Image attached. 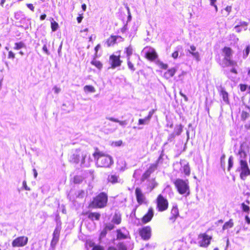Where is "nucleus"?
Returning <instances> with one entry per match:
<instances>
[{
    "mask_svg": "<svg viewBox=\"0 0 250 250\" xmlns=\"http://www.w3.org/2000/svg\"><path fill=\"white\" fill-rule=\"evenodd\" d=\"M119 176L116 174H111L108 175L107 181L112 184H116L118 182Z\"/></svg>",
    "mask_w": 250,
    "mask_h": 250,
    "instance_id": "cd10ccee",
    "label": "nucleus"
},
{
    "mask_svg": "<svg viewBox=\"0 0 250 250\" xmlns=\"http://www.w3.org/2000/svg\"><path fill=\"white\" fill-rule=\"evenodd\" d=\"M112 222L116 225H119L122 222L121 214L119 212H115L112 220Z\"/></svg>",
    "mask_w": 250,
    "mask_h": 250,
    "instance_id": "a878e982",
    "label": "nucleus"
},
{
    "mask_svg": "<svg viewBox=\"0 0 250 250\" xmlns=\"http://www.w3.org/2000/svg\"><path fill=\"white\" fill-rule=\"evenodd\" d=\"M155 112V110L153 109L149 112L148 115L145 118L139 119L138 120V125H142L148 124L150 120L151 119L153 114Z\"/></svg>",
    "mask_w": 250,
    "mask_h": 250,
    "instance_id": "aec40b11",
    "label": "nucleus"
},
{
    "mask_svg": "<svg viewBox=\"0 0 250 250\" xmlns=\"http://www.w3.org/2000/svg\"><path fill=\"white\" fill-rule=\"evenodd\" d=\"M119 250H127L126 246L123 242L119 243L118 245Z\"/></svg>",
    "mask_w": 250,
    "mask_h": 250,
    "instance_id": "49530a36",
    "label": "nucleus"
},
{
    "mask_svg": "<svg viewBox=\"0 0 250 250\" xmlns=\"http://www.w3.org/2000/svg\"><path fill=\"white\" fill-rule=\"evenodd\" d=\"M25 45L22 42H16L15 43V46L14 49L15 50H19L21 48L25 47Z\"/></svg>",
    "mask_w": 250,
    "mask_h": 250,
    "instance_id": "c9c22d12",
    "label": "nucleus"
},
{
    "mask_svg": "<svg viewBox=\"0 0 250 250\" xmlns=\"http://www.w3.org/2000/svg\"><path fill=\"white\" fill-rule=\"evenodd\" d=\"M225 155L223 154L221 157V163L222 167H225Z\"/></svg>",
    "mask_w": 250,
    "mask_h": 250,
    "instance_id": "864d4df0",
    "label": "nucleus"
},
{
    "mask_svg": "<svg viewBox=\"0 0 250 250\" xmlns=\"http://www.w3.org/2000/svg\"><path fill=\"white\" fill-rule=\"evenodd\" d=\"M83 14H80L79 15V16L77 18V21L79 23H81L82 21V20L83 19Z\"/></svg>",
    "mask_w": 250,
    "mask_h": 250,
    "instance_id": "5fc2aeb1",
    "label": "nucleus"
},
{
    "mask_svg": "<svg viewBox=\"0 0 250 250\" xmlns=\"http://www.w3.org/2000/svg\"><path fill=\"white\" fill-rule=\"evenodd\" d=\"M94 149L92 155L97 167L109 168L113 164L114 161L110 155L101 151L98 147Z\"/></svg>",
    "mask_w": 250,
    "mask_h": 250,
    "instance_id": "f257e3e1",
    "label": "nucleus"
},
{
    "mask_svg": "<svg viewBox=\"0 0 250 250\" xmlns=\"http://www.w3.org/2000/svg\"><path fill=\"white\" fill-rule=\"evenodd\" d=\"M91 246H93L92 250H104V248L99 245H94L93 244V245H91Z\"/></svg>",
    "mask_w": 250,
    "mask_h": 250,
    "instance_id": "a18cd8bd",
    "label": "nucleus"
},
{
    "mask_svg": "<svg viewBox=\"0 0 250 250\" xmlns=\"http://www.w3.org/2000/svg\"><path fill=\"white\" fill-rule=\"evenodd\" d=\"M198 244L200 247L207 248L210 243L212 236L207 233H201L198 235Z\"/></svg>",
    "mask_w": 250,
    "mask_h": 250,
    "instance_id": "6e6552de",
    "label": "nucleus"
},
{
    "mask_svg": "<svg viewBox=\"0 0 250 250\" xmlns=\"http://www.w3.org/2000/svg\"><path fill=\"white\" fill-rule=\"evenodd\" d=\"M179 94H180V95L182 97H183V98H184V100H185V101L186 102H187V101H188V98L187 97V96L185 94H184L183 93H182V92L181 91H180L179 92Z\"/></svg>",
    "mask_w": 250,
    "mask_h": 250,
    "instance_id": "bf43d9fd",
    "label": "nucleus"
},
{
    "mask_svg": "<svg viewBox=\"0 0 250 250\" xmlns=\"http://www.w3.org/2000/svg\"><path fill=\"white\" fill-rule=\"evenodd\" d=\"M108 196L107 193L101 192L94 196L88 206L89 208H103L107 205Z\"/></svg>",
    "mask_w": 250,
    "mask_h": 250,
    "instance_id": "f03ea898",
    "label": "nucleus"
},
{
    "mask_svg": "<svg viewBox=\"0 0 250 250\" xmlns=\"http://www.w3.org/2000/svg\"><path fill=\"white\" fill-rule=\"evenodd\" d=\"M106 119L109 121L116 122V123H119L121 125H124L125 124V121H119L118 119L114 118L113 117H107Z\"/></svg>",
    "mask_w": 250,
    "mask_h": 250,
    "instance_id": "e433bc0d",
    "label": "nucleus"
},
{
    "mask_svg": "<svg viewBox=\"0 0 250 250\" xmlns=\"http://www.w3.org/2000/svg\"><path fill=\"white\" fill-rule=\"evenodd\" d=\"M219 94L222 96L223 101L227 104L229 103V94L224 87H221L219 91Z\"/></svg>",
    "mask_w": 250,
    "mask_h": 250,
    "instance_id": "393cba45",
    "label": "nucleus"
},
{
    "mask_svg": "<svg viewBox=\"0 0 250 250\" xmlns=\"http://www.w3.org/2000/svg\"><path fill=\"white\" fill-rule=\"evenodd\" d=\"M244 128L246 130H250V122L245 124Z\"/></svg>",
    "mask_w": 250,
    "mask_h": 250,
    "instance_id": "0e129e2a",
    "label": "nucleus"
},
{
    "mask_svg": "<svg viewBox=\"0 0 250 250\" xmlns=\"http://www.w3.org/2000/svg\"><path fill=\"white\" fill-rule=\"evenodd\" d=\"M176 69L175 68H171L168 69L164 74V77L166 79H168L172 77L176 72Z\"/></svg>",
    "mask_w": 250,
    "mask_h": 250,
    "instance_id": "b1692460",
    "label": "nucleus"
},
{
    "mask_svg": "<svg viewBox=\"0 0 250 250\" xmlns=\"http://www.w3.org/2000/svg\"><path fill=\"white\" fill-rule=\"evenodd\" d=\"M22 185L24 189L26 190H30V189L29 187H27L26 184V182L25 181H23L22 182Z\"/></svg>",
    "mask_w": 250,
    "mask_h": 250,
    "instance_id": "052dcab7",
    "label": "nucleus"
},
{
    "mask_svg": "<svg viewBox=\"0 0 250 250\" xmlns=\"http://www.w3.org/2000/svg\"><path fill=\"white\" fill-rule=\"evenodd\" d=\"M109 61L110 64V68L114 69L121 65L123 61L121 60L120 54L116 55L112 54L109 56Z\"/></svg>",
    "mask_w": 250,
    "mask_h": 250,
    "instance_id": "9b49d317",
    "label": "nucleus"
},
{
    "mask_svg": "<svg viewBox=\"0 0 250 250\" xmlns=\"http://www.w3.org/2000/svg\"><path fill=\"white\" fill-rule=\"evenodd\" d=\"M160 68L163 69H167L168 68V65L167 63H164L162 62L159 63Z\"/></svg>",
    "mask_w": 250,
    "mask_h": 250,
    "instance_id": "3c124183",
    "label": "nucleus"
},
{
    "mask_svg": "<svg viewBox=\"0 0 250 250\" xmlns=\"http://www.w3.org/2000/svg\"><path fill=\"white\" fill-rule=\"evenodd\" d=\"M15 57V54L12 51H9L8 54V59H14Z\"/></svg>",
    "mask_w": 250,
    "mask_h": 250,
    "instance_id": "603ef678",
    "label": "nucleus"
},
{
    "mask_svg": "<svg viewBox=\"0 0 250 250\" xmlns=\"http://www.w3.org/2000/svg\"><path fill=\"white\" fill-rule=\"evenodd\" d=\"M135 195L139 205H142L146 203V196L140 188L137 187L135 188Z\"/></svg>",
    "mask_w": 250,
    "mask_h": 250,
    "instance_id": "f8f14e48",
    "label": "nucleus"
},
{
    "mask_svg": "<svg viewBox=\"0 0 250 250\" xmlns=\"http://www.w3.org/2000/svg\"><path fill=\"white\" fill-rule=\"evenodd\" d=\"M53 89L54 90V92L55 93H59L60 91H61V88L56 86H55L54 87H53Z\"/></svg>",
    "mask_w": 250,
    "mask_h": 250,
    "instance_id": "680f3d73",
    "label": "nucleus"
},
{
    "mask_svg": "<svg viewBox=\"0 0 250 250\" xmlns=\"http://www.w3.org/2000/svg\"><path fill=\"white\" fill-rule=\"evenodd\" d=\"M83 181V178L81 176L76 175L74 177L73 182L75 184H80Z\"/></svg>",
    "mask_w": 250,
    "mask_h": 250,
    "instance_id": "79ce46f5",
    "label": "nucleus"
},
{
    "mask_svg": "<svg viewBox=\"0 0 250 250\" xmlns=\"http://www.w3.org/2000/svg\"><path fill=\"white\" fill-rule=\"evenodd\" d=\"M245 220L246 222L247 223V224L250 225V218L249 217L248 215H246L245 216Z\"/></svg>",
    "mask_w": 250,
    "mask_h": 250,
    "instance_id": "774afa93",
    "label": "nucleus"
},
{
    "mask_svg": "<svg viewBox=\"0 0 250 250\" xmlns=\"http://www.w3.org/2000/svg\"><path fill=\"white\" fill-rule=\"evenodd\" d=\"M91 64L99 70H101L103 67L102 63L100 61L97 60L95 57L91 61Z\"/></svg>",
    "mask_w": 250,
    "mask_h": 250,
    "instance_id": "c756f323",
    "label": "nucleus"
},
{
    "mask_svg": "<svg viewBox=\"0 0 250 250\" xmlns=\"http://www.w3.org/2000/svg\"><path fill=\"white\" fill-rule=\"evenodd\" d=\"M101 48V45L100 44H98L95 47V48H94V50H95V57H97V53H98V51L99 50V49Z\"/></svg>",
    "mask_w": 250,
    "mask_h": 250,
    "instance_id": "6e6d98bb",
    "label": "nucleus"
},
{
    "mask_svg": "<svg viewBox=\"0 0 250 250\" xmlns=\"http://www.w3.org/2000/svg\"><path fill=\"white\" fill-rule=\"evenodd\" d=\"M173 184L180 194L185 195L186 196L190 194L189 182L188 179L177 178L174 181Z\"/></svg>",
    "mask_w": 250,
    "mask_h": 250,
    "instance_id": "7ed1b4c3",
    "label": "nucleus"
},
{
    "mask_svg": "<svg viewBox=\"0 0 250 250\" xmlns=\"http://www.w3.org/2000/svg\"><path fill=\"white\" fill-rule=\"evenodd\" d=\"M84 91L85 92L93 93L95 91L94 87L92 85H87L83 87Z\"/></svg>",
    "mask_w": 250,
    "mask_h": 250,
    "instance_id": "f704fd0d",
    "label": "nucleus"
},
{
    "mask_svg": "<svg viewBox=\"0 0 250 250\" xmlns=\"http://www.w3.org/2000/svg\"><path fill=\"white\" fill-rule=\"evenodd\" d=\"M239 87L241 92H244L246 90L248 85L246 84L240 83L239 84Z\"/></svg>",
    "mask_w": 250,
    "mask_h": 250,
    "instance_id": "09e8293b",
    "label": "nucleus"
},
{
    "mask_svg": "<svg viewBox=\"0 0 250 250\" xmlns=\"http://www.w3.org/2000/svg\"><path fill=\"white\" fill-rule=\"evenodd\" d=\"M190 48L191 50L189 51V53L191 54L197 61H199V53L198 51H196V47L194 45H192L190 46Z\"/></svg>",
    "mask_w": 250,
    "mask_h": 250,
    "instance_id": "bb28decb",
    "label": "nucleus"
},
{
    "mask_svg": "<svg viewBox=\"0 0 250 250\" xmlns=\"http://www.w3.org/2000/svg\"><path fill=\"white\" fill-rule=\"evenodd\" d=\"M183 125L181 124L177 125L175 126L173 134L175 136H178L180 135L183 131Z\"/></svg>",
    "mask_w": 250,
    "mask_h": 250,
    "instance_id": "c85d7f7f",
    "label": "nucleus"
},
{
    "mask_svg": "<svg viewBox=\"0 0 250 250\" xmlns=\"http://www.w3.org/2000/svg\"><path fill=\"white\" fill-rule=\"evenodd\" d=\"M127 238V236L123 233L120 229L117 230V239H124Z\"/></svg>",
    "mask_w": 250,
    "mask_h": 250,
    "instance_id": "72a5a7b5",
    "label": "nucleus"
},
{
    "mask_svg": "<svg viewBox=\"0 0 250 250\" xmlns=\"http://www.w3.org/2000/svg\"><path fill=\"white\" fill-rule=\"evenodd\" d=\"M82 214L86 215L88 219L92 221H99L101 217V214L98 212L85 211L83 212Z\"/></svg>",
    "mask_w": 250,
    "mask_h": 250,
    "instance_id": "dca6fc26",
    "label": "nucleus"
},
{
    "mask_svg": "<svg viewBox=\"0 0 250 250\" xmlns=\"http://www.w3.org/2000/svg\"><path fill=\"white\" fill-rule=\"evenodd\" d=\"M222 51L223 53L224 59L222 63L219 62L220 65L223 67L236 65V62L231 59L233 51L230 47L225 46L222 48Z\"/></svg>",
    "mask_w": 250,
    "mask_h": 250,
    "instance_id": "39448f33",
    "label": "nucleus"
},
{
    "mask_svg": "<svg viewBox=\"0 0 250 250\" xmlns=\"http://www.w3.org/2000/svg\"><path fill=\"white\" fill-rule=\"evenodd\" d=\"M233 226V222L232 219H230L229 221L226 222L223 226V229H227L231 228Z\"/></svg>",
    "mask_w": 250,
    "mask_h": 250,
    "instance_id": "473e14b6",
    "label": "nucleus"
},
{
    "mask_svg": "<svg viewBox=\"0 0 250 250\" xmlns=\"http://www.w3.org/2000/svg\"><path fill=\"white\" fill-rule=\"evenodd\" d=\"M250 52V46L248 45L245 49V55L246 56H248Z\"/></svg>",
    "mask_w": 250,
    "mask_h": 250,
    "instance_id": "13d9d810",
    "label": "nucleus"
},
{
    "mask_svg": "<svg viewBox=\"0 0 250 250\" xmlns=\"http://www.w3.org/2000/svg\"><path fill=\"white\" fill-rule=\"evenodd\" d=\"M116 37L111 35L105 41V43L107 47H109L114 46L117 43Z\"/></svg>",
    "mask_w": 250,
    "mask_h": 250,
    "instance_id": "412c9836",
    "label": "nucleus"
},
{
    "mask_svg": "<svg viewBox=\"0 0 250 250\" xmlns=\"http://www.w3.org/2000/svg\"><path fill=\"white\" fill-rule=\"evenodd\" d=\"M156 209L159 212H163L167 210L169 207V202L166 196L159 194L155 200Z\"/></svg>",
    "mask_w": 250,
    "mask_h": 250,
    "instance_id": "20e7f679",
    "label": "nucleus"
},
{
    "mask_svg": "<svg viewBox=\"0 0 250 250\" xmlns=\"http://www.w3.org/2000/svg\"><path fill=\"white\" fill-rule=\"evenodd\" d=\"M51 28L52 31L54 32L57 30L59 28L58 23L55 21H52L51 22Z\"/></svg>",
    "mask_w": 250,
    "mask_h": 250,
    "instance_id": "4c0bfd02",
    "label": "nucleus"
},
{
    "mask_svg": "<svg viewBox=\"0 0 250 250\" xmlns=\"http://www.w3.org/2000/svg\"><path fill=\"white\" fill-rule=\"evenodd\" d=\"M179 216V212L178 207L176 206H173L170 211V214L169 217V220L171 222L173 223L175 221Z\"/></svg>",
    "mask_w": 250,
    "mask_h": 250,
    "instance_id": "a211bd4d",
    "label": "nucleus"
},
{
    "mask_svg": "<svg viewBox=\"0 0 250 250\" xmlns=\"http://www.w3.org/2000/svg\"><path fill=\"white\" fill-rule=\"evenodd\" d=\"M28 238L25 236H19L14 239L12 242V246L14 248L23 247L27 245Z\"/></svg>",
    "mask_w": 250,
    "mask_h": 250,
    "instance_id": "9d476101",
    "label": "nucleus"
},
{
    "mask_svg": "<svg viewBox=\"0 0 250 250\" xmlns=\"http://www.w3.org/2000/svg\"><path fill=\"white\" fill-rule=\"evenodd\" d=\"M117 129V126L113 125L112 124L104 122L102 128V131L105 133L113 132Z\"/></svg>",
    "mask_w": 250,
    "mask_h": 250,
    "instance_id": "f3484780",
    "label": "nucleus"
},
{
    "mask_svg": "<svg viewBox=\"0 0 250 250\" xmlns=\"http://www.w3.org/2000/svg\"><path fill=\"white\" fill-rule=\"evenodd\" d=\"M239 164V170L241 171L240 177L242 180H245L247 176L250 175V169L246 160H240Z\"/></svg>",
    "mask_w": 250,
    "mask_h": 250,
    "instance_id": "0eeeda50",
    "label": "nucleus"
},
{
    "mask_svg": "<svg viewBox=\"0 0 250 250\" xmlns=\"http://www.w3.org/2000/svg\"><path fill=\"white\" fill-rule=\"evenodd\" d=\"M241 208L244 212L249 213L250 210V207L246 205L244 203L241 204Z\"/></svg>",
    "mask_w": 250,
    "mask_h": 250,
    "instance_id": "ea45409f",
    "label": "nucleus"
},
{
    "mask_svg": "<svg viewBox=\"0 0 250 250\" xmlns=\"http://www.w3.org/2000/svg\"><path fill=\"white\" fill-rule=\"evenodd\" d=\"M178 55H179L178 51H175L172 53L171 56L173 59H176L178 58Z\"/></svg>",
    "mask_w": 250,
    "mask_h": 250,
    "instance_id": "4d7b16f0",
    "label": "nucleus"
},
{
    "mask_svg": "<svg viewBox=\"0 0 250 250\" xmlns=\"http://www.w3.org/2000/svg\"><path fill=\"white\" fill-rule=\"evenodd\" d=\"M152 229L150 226H146L138 229V233L141 238L145 240H148L151 236Z\"/></svg>",
    "mask_w": 250,
    "mask_h": 250,
    "instance_id": "1a4fd4ad",
    "label": "nucleus"
},
{
    "mask_svg": "<svg viewBox=\"0 0 250 250\" xmlns=\"http://www.w3.org/2000/svg\"><path fill=\"white\" fill-rule=\"evenodd\" d=\"M85 155L80 150H76L70 156L69 161L74 164L79 163L83 164L85 162Z\"/></svg>",
    "mask_w": 250,
    "mask_h": 250,
    "instance_id": "423d86ee",
    "label": "nucleus"
},
{
    "mask_svg": "<svg viewBox=\"0 0 250 250\" xmlns=\"http://www.w3.org/2000/svg\"><path fill=\"white\" fill-rule=\"evenodd\" d=\"M154 209L152 207H150L147 212L143 215L141 218V222L143 224H146L151 221L154 216Z\"/></svg>",
    "mask_w": 250,
    "mask_h": 250,
    "instance_id": "2eb2a0df",
    "label": "nucleus"
},
{
    "mask_svg": "<svg viewBox=\"0 0 250 250\" xmlns=\"http://www.w3.org/2000/svg\"><path fill=\"white\" fill-rule=\"evenodd\" d=\"M180 171L182 173L184 174L185 176H188L190 174V168L189 165L188 163L185 164L180 168Z\"/></svg>",
    "mask_w": 250,
    "mask_h": 250,
    "instance_id": "4be33fe9",
    "label": "nucleus"
},
{
    "mask_svg": "<svg viewBox=\"0 0 250 250\" xmlns=\"http://www.w3.org/2000/svg\"><path fill=\"white\" fill-rule=\"evenodd\" d=\"M158 184L156 182L155 178H152L148 180V182L147 185V189L149 191H152L158 186Z\"/></svg>",
    "mask_w": 250,
    "mask_h": 250,
    "instance_id": "5701e85b",
    "label": "nucleus"
},
{
    "mask_svg": "<svg viewBox=\"0 0 250 250\" xmlns=\"http://www.w3.org/2000/svg\"><path fill=\"white\" fill-rule=\"evenodd\" d=\"M150 174H149L146 170L142 176L141 179V181L142 182L145 181L147 179L150 177Z\"/></svg>",
    "mask_w": 250,
    "mask_h": 250,
    "instance_id": "a19ab883",
    "label": "nucleus"
},
{
    "mask_svg": "<svg viewBox=\"0 0 250 250\" xmlns=\"http://www.w3.org/2000/svg\"><path fill=\"white\" fill-rule=\"evenodd\" d=\"M107 233V230H106L104 228L103 230L101 232L100 234V238H103L105 237L106 234Z\"/></svg>",
    "mask_w": 250,
    "mask_h": 250,
    "instance_id": "8fccbe9b",
    "label": "nucleus"
},
{
    "mask_svg": "<svg viewBox=\"0 0 250 250\" xmlns=\"http://www.w3.org/2000/svg\"><path fill=\"white\" fill-rule=\"evenodd\" d=\"M233 157L232 156H230L228 160V170L229 171L230 170V169L231 168V167H233Z\"/></svg>",
    "mask_w": 250,
    "mask_h": 250,
    "instance_id": "37998d69",
    "label": "nucleus"
},
{
    "mask_svg": "<svg viewBox=\"0 0 250 250\" xmlns=\"http://www.w3.org/2000/svg\"><path fill=\"white\" fill-rule=\"evenodd\" d=\"M158 167V163L151 164L146 171L151 174Z\"/></svg>",
    "mask_w": 250,
    "mask_h": 250,
    "instance_id": "2f4dec72",
    "label": "nucleus"
},
{
    "mask_svg": "<svg viewBox=\"0 0 250 250\" xmlns=\"http://www.w3.org/2000/svg\"><path fill=\"white\" fill-rule=\"evenodd\" d=\"M158 167V163L151 164L146 171L151 174Z\"/></svg>",
    "mask_w": 250,
    "mask_h": 250,
    "instance_id": "7c9ffc66",
    "label": "nucleus"
},
{
    "mask_svg": "<svg viewBox=\"0 0 250 250\" xmlns=\"http://www.w3.org/2000/svg\"><path fill=\"white\" fill-rule=\"evenodd\" d=\"M250 114L245 111H242L241 114V118L243 121H245L246 119L249 118Z\"/></svg>",
    "mask_w": 250,
    "mask_h": 250,
    "instance_id": "58836bf2",
    "label": "nucleus"
},
{
    "mask_svg": "<svg viewBox=\"0 0 250 250\" xmlns=\"http://www.w3.org/2000/svg\"><path fill=\"white\" fill-rule=\"evenodd\" d=\"M125 52L126 54V60L127 66L129 69L132 71H134L135 68L133 64L130 61V56L133 54V48L131 45H129L125 48Z\"/></svg>",
    "mask_w": 250,
    "mask_h": 250,
    "instance_id": "4468645a",
    "label": "nucleus"
},
{
    "mask_svg": "<svg viewBox=\"0 0 250 250\" xmlns=\"http://www.w3.org/2000/svg\"><path fill=\"white\" fill-rule=\"evenodd\" d=\"M123 142L122 140H118L117 141H113L111 143V146H122Z\"/></svg>",
    "mask_w": 250,
    "mask_h": 250,
    "instance_id": "c03bdc74",
    "label": "nucleus"
},
{
    "mask_svg": "<svg viewBox=\"0 0 250 250\" xmlns=\"http://www.w3.org/2000/svg\"><path fill=\"white\" fill-rule=\"evenodd\" d=\"M114 226L112 224H108L106 225L105 227L104 228L106 230H111L114 228Z\"/></svg>",
    "mask_w": 250,
    "mask_h": 250,
    "instance_id": "de8ad7c7",
    "label": "nucleus"
},
{
    "mask_svg": "<svg viewBox=\"0 0 250 250\" xmlns=\"http://www.w3.org/2000/svg\"><path fill=\"white\" fill-rule=\"evenodd\" d=\"M27 7L32 11L34 10V7L33 5L31 3H29L27 4Z\"/></svg>",
    "mask_w": 250,
    "mask_h": 250,
    "instance_id": "338daca9",
    "label": "nucleus"
},
{
    "mask_svg": "<svg viewBox=\"0 0 250 250\" xmlns=\"http://www.w3.org/2000/svg\"><path fill=\"white\" fill-rule=\"evenodd\" d=\"M243 25L244 26H247L248 25V23L246 22H241L240 25H236L235 26V28H238L240 26H243Z\"/></svg>",
    "mask_w": 250,
    "mask_h": 250,
    "instance_id": "69168bd1",
    "label": "nucleus"
},
{
    "mask_svg": "<svg viewBox=\"0 0 250 250\" xmlns=\"http://www.w3.org/2000/svg\"><path fill=\"white\" fill-rule=\"evenodd\" d=\"M60 235V229L59 228H56L53 233V238L51 241V245L55 246L58 243Z\"/></svg>",
    "mask_w": 250,
    "mask_h": 250,
    "instance_id": "6ab92c4d",
    "label": "nucleus"
},
{
    "mask_svg": "<svg viewBox=\"0 0 250 250\" xmlns=\"http://www.w3.org/2000/svg\"><path fill=\"white\" fill-rule=\"evenodd\" d=\"M42 49L43 50V51L47 54H49V52L47 49V46L46 45L44 44L43 47H42Z\"/></svg>",
    "mask_w": 250,
    "mask_h": 250,
    "instance_id": "e2e57ef3",
    "label": "nucleus"
},
{
    "mask_svg": "<svg viewBox=\"0 0 250 250\" xmlns=\"http://www.w3.org/2000/svg\"><path fill=\"white\" fill-rule=\"evenodd\" d=\"M146 49H148L145 53V57L149 61L153 62L157 59L158 55L155 49L151 47H146Z\"/></svg>",
    "mask_w": 250,
    "mask_h": 250,
    "instance_id": "ddd939ff",
    "label": "nucleus"
}]
</instances>
